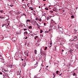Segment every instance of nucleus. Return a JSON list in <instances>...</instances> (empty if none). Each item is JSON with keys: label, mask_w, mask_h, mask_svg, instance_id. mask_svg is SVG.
Segmentation results:
<instances>
[{"label": "nucleus", "mask_w": 78, "mask_h": 78, "mask_svg": "<svg viewBox=\"0 0 78 78\" xmlns=\"http://www.w3.org/2000/svg\"><path fill=\"white\" fill-rule=\"evenodd\" d=\"M24 53L25 55H27V54H28V51H26L24 52Z\"/></svg>", "instance_id": "f257e3e1"}, {"label": "nucleus", "mask_w": 78, "mask_h": 78, "mask_svg": "<svg viewBox=\"0 0 78 78\" xmlns=\"http://www.w3.org/2000/svg\"><path fill=\"white\" fill-rule=\"evenodd\" d=\"M58 30H59V31H61L62 30V28H61V27H58Z\"/></svg>", "instance_id": "f03ea898"}, {"label": "nucleus", "mask_w": 78, "mask_h": 78, "mask_svg": "<svg viewBox=\"0 0 78 78\" xmlns=\"http://www.w3.org/2000/svg\"><path fill=\"white\" fill-rule=\"evenodd\" d=\"M8 67H9L10 68H12V65H9L8 66Z\"/></svg>", "instance_id": "7ed1b4c3"}, {"label": "nucleus", "mask_w": 78, "mask_h": 78, "mask_svg": "<svg viewBox=\"0 0 78 78\" xmlns=\"http://www.w3.org/2000/svg\"><path fill=\"white\" fill-rule=\"evenodd\" d=\"M0 12H1V13H4V11L3 10H1L0 11Z\"/></svg>", "instance_id": "20e7f679"}, {"label": "nucleus", "mask_w": 78, "mask_h": 78, "mask_svg": "<svg viewBox=\"0 0 78 78\" xmlns=\"http://www.w3.org/2000/svg\"><path fill=\"white\" fill-rule=\"evenodd\" d=\"M29 29H32V26H30L29 27Z\"/></svg>", "instance_id": "39448f33"}, {"label": "nucleus", "mask_w": 78, "mask_h": 78, "mask_svg": "<svg viewBox=\"0 0 78 78\" xmlns=\"http://www.w3.org/2000/svg\"><path fill=\"white\" fill-rule=\"evenodd\" d=\"M34 53L35 54H37V50H36V49H35L34 50Z\"/></svg>", "instance_id": "423d86ee"}, {"label": "nucleus", "mask_w": 78, "mask_h": 78, "mask_svg": "<svg viewBox=\"0 0 78 78\" xmlns=\"http://www.w3.org/2000/svg\"><path fill=\"white\" fill-rule=\"evenodd\" d=\"M0 19H5V17H3L2 16H0Z\"/></svg>", "instance_id": "0eeeda50"}, {"label": "nucleus", "mask_w": 78, "mask_h": 78, "mask_svg": "<svg viewBox=\"0 0 78 78\" xmlns=\"http://www.w3.org/2000/svg\"><path fill=\"white\" fill-rule=\"evenodd\" d=\"M29 20L28 19L26 20V23L27 24H28V22H29Z\"/></svg>", "instance_id": "6e6552de"}, {"label": "nucleus", "mask_w": 78, "mask_h": 78, "mask_svg": "<svg viewBox=\"0 0 78 78\" xmlns=\"http://www.w3.org/2000/svg\"><path fill=\"white\" fill-rule=\"evenodd\" d=\"M76 48L77 49L78 48V44H77L76 45Z\"/></svg>", "instance_id": "1a4fd4ad"}, {"label": "nucleus", "mask_w": 78, "mask_h": 78, "mask_svg": "<svg viewBox=\"0 0 78 78\" xmlns=\"http://www.w3.org/2000/svg\"><path fill=\"white\" fill-rule=\"evenodd\" d=\"M42 32H43V30H40V33H42Z\"/></svg>", "instance_id": "9d476101"}, {"label": "nucleus", "mask_w": 78, "mask_h": 78, "mask_svg": "<svg viewBox=\"0 0 78 78\" xmlns=\"http://www.w3.org/2000/svg\"><path fill=\"white\" fill-rule=\"evenodd\" d=\"M8 6H11V7H12V6H14L13 5H8Z\"/></svg>", "instance_id": "9b49d317"}, {"label": "nucleus", "mask_w": 78, "mask_h": 78, "mask_svg": "<svg viewBox=\"0 0 78 78\" xmlns=\"http://www.w3.org/2000/svg\"><path fill=\"white\" fill-rule=\"evenodd\" d=\"M49 12H50V13H53V11H50Z\"/></svg>", "instance_id": "f8f14e48"}, {"label": "nucleus", "mask_w": 78, "mask_h": 78, "mask_svg": "<svg viewBox=\"0 0 78 78\" xmlns=\"http://www.w3.org/2000/svg\"><path fill=\"white\" fill-rule=\"evenodd\" d=\"M52 29L51 28L49 30H48V31H52Z\"/></svg>", "instance_id": "ddd939ff"}, {"label": "nucleus", "mask_w": 78, "mask_h": 78, "mask_svg": "<svg viewBox=\"0 0 78 78\" xmlns=\"http://www.w3.org/2000/svg\"><path fill=\"white\" fill-rule=\"evenodd\" d=\"M72 51H73V50L72 49H71L69 50V52L70 53H71V52H72Z\"/></svg>", "instance_id": "4468645a"}, {"label": "nucleus", "mask_w": 78, "mask_h": 78, "mask_svg": "<svg viewBox=\"0 0 78 78\" xmlns=\"http://www.w3.org/2000/svg\"><path fill=\"white\" fill-rule=\"evenodd\" d=\"M48 32H49V31H46L44 32V33H48Z\"/></svg>", "instance_id": "2eb2a0df"}, {"label": "nucleus", "mask_w": 78, "mask_h": 78, "mask_svg": "<svg viewBox=\"0 0 78 78\" xmlns=\"http://www.w3.org/2000/svg\"><path fill=\"white\" fill-rule=\"evenodd\" d=\"M45 9L46 10H48V8L46 7L45 8Z\"/></svg>", "instance_id": "dca6fc26"}, {"label": "nucleus", "mask_w": 78, "mask_h": 78, "mask_svg": "<svg viewBox=\"0 0 78 78\" xmlns=\"http://www.w3.org/2000/svg\"><path fill=\"white\" fill-rule=\"evenodd\" d=\"M3 70L4 71V72H8V71L7 70H6L5 69H3Z\"/></svg>", "instance_id": "f3484780"}, {"label": "nucleus", "mask_w": 78, "mask_h": 78, "mask_svg": "<svg viewBox=\"0 0 78 78\" xmlns=\"http://www.w3.org/2000/svg\"><path fill=\"white\" fill-rule=\"evenodd\" d=\"M5 24H3L2 25V27H3L4 26H5Z\"/></svg>", "instance_id": "a211bd4d"}, {"label": "nucleus", "mask_w": 78, "mask_h": 78, "mask_svg": "<svg viewBox=\"0 0 78 78\" xmlns=\"http://www.w3.org/2000/svg\"><path fill=\"white\" fill-rule=\"evenodd\" d=\"M77 36H74V39H76V38H77Z\"/></svg>", "instance_id": "6ab92c4d"}, {"label": "nucleus", "mask_w": 78, "mask_h": 78, "mask_svg": "<svg viewBox=\"0 0 78 78\" xmlns=\"http://www.w3.org/2000/svg\"><path fill=\"white\" fill-rule=\"evenodd\" d=\"M37 27H38V28H39V29H40V27H41V26L38 25V26Z\"/></svg>", "instance_id": "aec40b11"}, {"label": "nucleus", "mask_w": 78, "mask_h": 78, "mask_svg": "<svg viewBox=\"0 0 78 78\" xmlns=\"http://www.w3.org/2000/svg\"><path fill=\"white\" fill-rule=\"evenodd\" d=\"M20 72H21V71H20V70L18 71V73H20Z\"/></svg>", "instance_id": "412c9836"}, {"label": "nucleus", "mask_w": 78, "mask_h": 78, "mask_svg": "<svg viewBox=\"0 0 78 78\" xmlns=\"http://www.w3.org/2000/svg\"><path fill=\"white\" fill-rule=\"evenodd\" d=\"M49 28H52V25H50Z\"/></svg>", "instance_id": "4be33fe9"}, {"label": "nucleus", "mask_w": 78, "mask_h": 78, "mask_svg": "<svg viewBox=\"0 0 78 78\" xmlns=\"http://www.w3.org/2000/svg\"><path fill=\"white\" fill-rule=\"evenodd\" d=\"M47 49V47H45L44 48L45 50H46Z\"/></svg>", "instance_id": "5701e85b"}, {"label": "nucleus", "mask_w": 78, "mask_h": 78, "mask_svg": "<svg viewBox=\"0 0 78 78\" xmlns=\"http://www.w3.org/2000/svg\"><path fill=\"white\" fill-rule=\"evenodd\" d=\"M76 75V73H74L73 74V76H75Z\"/></svg>", "instance_id": "b1692460"}, {"label": "nucleus", "mask_w": 78, "mask_h": 78, "mask_svg": "<svg viewBox=\"0 0 78 78\" xmlns=\"http://www.w3.org/2000/svg\"><path fill=\"white\" fill-rule=\"evenodd\" d=\"M71 18H74V16H71Z\"/></svg>", "instance_id": "393cba45"}, {"label": "nucleus", "mask_w": 78, "mask_h": 78, "mask_svg": "<svg viewBox=\"0 0 78 78\" xmlns=\"http://www.w3.org/2000/svg\"><path fill=\"white\" fill-rule=\"evenodd\" d=\"M38 20H39V21H40V22H41V21H42V20L41 19H40Z\"/></svg>", "instance_id": "a878e982"}, {"label": "nucleus", "mask_w": 78, "mask_h": 78, "mask_svg": "<svg viewBox=\"0 0 78 78\" xmlns=\"http://www.w3.org/2000/svg\"><path fill=\"white\" fill-rule=\"evenodd\" d=\"M44 26H46V23H44Z\"/></svg>", "instance_id": "bb28decb"}, {"label": "nucleus", "mask_w": 78, "mask_h": 78, "mask_svg": "<svg viewBox=\"0 0 78 78\" xmlns=\"http://www.w3.org/2000/svg\"><path fill=\"white\" fill-rule=\"evenodd\" d=\"M50 18H51V17L49 18H47V20H49V19H50Z\"/></svg>", "instance_id": "cd10ccee"}, {"label": "nucleus", "mask_w": 78, "mask_h": 78, "mask_svg": "<svg viewBox=\"0 0 78 78\" xmlns=\"http://www.w3.org/2000/svg\"><path fill=\"white\" fill-rule=\"evenodd\" d=\"M58 72H59V71H56V74H58Z\"/></svg>", "instance_id": "c85d7f7f"}, {"label": "nucleus", "mask_w": 78, "mask_h": 78, "mask_svg": "<svg viewBox=\"0 0 78 78\" xmlns=\"http://www.w3.org/2000/svg\"><path fill=\"white\" fill-rule=\"evenodd\" d=\"M53 75H54V76H56V74H55V73H53Z\"/></svg>", "instance_id": "c756f323"}, {"label": "nucleus", "mask_w": 78, "mask_h": 78, "mask_svg": "<svg viewBox=\"0 0 78 78\" xmlns=\"http://www.w3.org/2000/svg\"><path fill=\"white\" fill-rule=\"evenodd\" d=\"M36 24L37 25V27H38V26H39V24L38 23H36Z\"/></svg>", "instance_id": "7c9ffc66"}, {"label": "nucleus", "mask_w": 78, "mask_h": 78, "mask_svg": "<svg viewBox=\"0 0 78 78\" xmlns=\"http://www.w3.org/2000/svg\"><path fill=\"white\" fill-rule=\"evenodd\" d=\"M26 30H27V29L26 28L24 29V31H25Z\"/></svg>", "instance_id": "2f4dec72"}, {"label": "nucleus", "mask_w": 78, "mask_h": 78, "mask_svg": "<svg viewBox=\"0 0 78 78\" xmlns=\"http://www.w3.org/2000/svg\"><path fill=\"white\" fill-rule=\"evenodd\" d=\"M2 74H3V73L2 72H0V75H2Z\"/></svg>", "instance_id": "473e14b6"}, {"label": "nucleus", "mask_w": 78, "mask_h": 78, "mask_svg": "<svg viewBox=\"0 0 78 78\" xmlns=\"http://www.w3.org/2000/svg\"><path fill=\"white\" fill-rule=\"evenodd\" d=\"M25 33H26V34H28V32H25Z\"/></svg>", "instance_id": "72a5a7b5"}, {"label": "nucleus", "mask_w": 78, "mask_h": 78, "mask_svg": "<svg viewBox=\"0 0 78 78\" xmlns=\"http://www.w3.org/2000/svg\"><path fill=\"white\" fill-rule=\"evenodd\" d=\"M35 37L36 38H37V37H38V36H36Z\"/></svg>", "instance_id": "f704fd0d"}, {"label": "nucleus", "mask_w": 78, "mask_h": 78, "mask_svg": "<svg viewBox=\"0 0 78 78\" xmlns=\"http://www.w3.org/2000/svg\"><path fill=\"white\" fill-rule=\"evenodd\" d=\"M38 19L37 18H36V20H37Z\"/></svg>", "instance_id": "c9c22d12"}, {"label": "nucleus", "mask_w": 78, "mask_h": 78, "mask_svg": "<svg viewBox=\"0 0 78 78\" xmlns=\"http://www.w3.org/2000/svg\"><path fill=\"white\" fill-rule=\"evenodd\" d=\"M31 9L32 11H33V8H31Z\"/></svg>", "instance_id": "e433bc0d"}, {"label": "nucleus", "mask_w": 78, "mask_h": 78, "mask_svg": "<svg viewBox=\"0 0 78 78\" xmlns=\"http://www.w3.org/2000/svg\"><path fill=\"white\" fill-rule=\"evenodd\" d=\"M24 38H25V39H27V37H24Z\"/></svg>", "instance_id": "4c0bfd02"}, {"label": "nucleus", "mask_w": 78, "mask_h": 78, "mask_svg": "<svg viewBox=\"0 0 78 78\" xmlns=\"http://www.w3.org/2000/svg\"><path fill=\"white\" fill-rule=\"evenodd\" d=\"M50 45H52V42L50 43Z\"/></svg>", "instance_id": "58836bf2"}, {"label": "nucleus", "mask_w": 78, "mask_h": 78, "mask_svg": "<svg viewBox=\"0 0 78 78\" xmlns=\"http://www.w3.org/2000/svg\"><path fill=\"white\" fill-rule=\"evenodd\" d=\"M41 50V53H42V50Z\"/></svg>", "instance_id": "ea45409f"}, {"label": "nucleus", "mask_w": 78, "mask_h": 78, "mask_svg": "<svg viewBox=\"0 0 78 78\" xmlns=\"http://www.w3.org/2000/svg\"><path fill=\"white\" fill-rule=\"evenodd\" d=\"M64 51V50H63V49H62V52H63V51Z\"/></svg>", "instance_id": "a19ab883"}, {"label": "nucleus", "mask_w": 78, "mask_h": 78, "mask_svg": "<svg viewBox=\"0 0 78 78\" xmlns=\"http://www.w3.org/2000/svg\"><path fill=\"white\" fill-rule=\"evenodd\" d=\"M61 75H62V73H61V74H60L59 75V76H61Z\"/></svg>", "instance_id": "79ce46f5"}, {"label": "nucleus", "mask_w": 78, "mask_h": 78, "mask_svg": "<svg viewBox=\"0 0 78 78\" xmlns=\"http://www.w3.org/2000/svg\"><path fill=\"white\" fill-rule=\"evenodd\" d=\"M46 67L47 68V67H48V66H46Z\"/></svg>", "instance_id": "37998d69"}, {"label": "nucleus", "mask_w": 78, "mask_h": 78, "mask_svg": "<svg viewBox=\"0 0 78 78\" xmlns=\"http://www.w3.org/2000/svg\"><path fill=\"white\" fill-rule=\"evenodd\" d=\"M34 15L36 16V14H35V13H34Z\"/></svg>", "instance_id": "c03bdc74"}, {"label": "nucleus", "mask_w": 78, "mask_h": 78, "mask_svg": "<svg viewBox=\"0 0 78 78\" xmlns=\"http://www.w3.org/2000/svg\"><path fill=\"white\" fill-rule=\"evenodd\" d=\"M34 39L35 40H36V38L35 37H34Z\"/></svg>", "instance_id": "a18cd8bd"}, {"label": "nucleus", "mask_w": 78, "mask_h": 78, "mask_svg": "<svg viewBox=\"0 0 78 78\" xmlns=\"http://www.w3.org/2000/svg\"><path fill=\"white\" fill-rule=\"evenodd\" d=\"M51 20L52 22H53V20Z\"/></svg>", "instance_id": "49530a36"}, {"label": "nucleus", "mask_w": 78, "mask_h": 78, "mask_svg": "<svg viewBox=\"0 0 78 78\" xmlns=\"http://www.w3.org/2000/svg\"><path fill=\"white\" fill-rule=\"evenodd\" d=\"M53 23H55V21H53Z\"/></svg>", "instance_id": "de8ad7c7"}, {"label": "nucleus", "mask_w": 78, "mask_h": 78, "mask_svg": "<svg viewBox=\"0 0 78 78\" xmlns=\"http://www.w3.org/2000/svg\"><path fill=\"white\" fill-rule=\"evenodd\" d=\"M25 64V65H24V66L23 67H25V65H26V64Z\"/></svg>", "instance_id": "09e8293b"}, {"label": "nucleus", "mask_w": 78, "mask_h": 78, "mask_svg": "<svg viewBox=\"0 0 78 78\" xmlns=\"http://www.w3.org/2000/svg\"><path fill=\"white\" fill-rule=\"evenodd\" d=\"M21 60H22V61H23V59H21Z\"/></svg>", "instance_id": "8fccbe9b"}, {"label": "nucleus", "mask_w": 78, "mask_h": 78, "mask_svg": "<svg viewBox=\"0 0 78 78\" xmlns=\"http://www.w3.org/2000/svg\"><path fill=\"white\" fill-rule=\"evenodd\" d=\"M29 22H30V20H29Z\"/></svg>", "instance_id": "3c124183"}, {"label": "nucleus", "mask_w": 78, "mask_h": 78, "mask_svg": "<svg viewBox=\"0 0 78 78\" xmlns=\"http://www.w3.org/2000/svg\"><path fill=\"white\" fill-rule=\"evenodd\" d=\"M30 8H31H31H32V7H30L29 9H30Z\"/></svg>", "instance_id": "603ef678"}, {"label": "nucleus", "mask_w": 78, "mask_h": 78, "mask_svg": "<svg viewBox=\"0 0 78 78\" xmlns=\"http://www.w3.org/2000/svg\"><path fill=\"white\" fill-rule=\"evenodd\" d=\"M55 76H54V77H53V78H55Z\"/></svg>", "instance_id": "864d4df0"}, {"label": "nucleus", "mask_w": 78, "mask_h": 78, "mask_svg": "<svg viewBox=\"0 0 78 78\" xmlns=\"http://www.w3.org/2000/svg\"><path fill=\"white\" fill-rule=\"evenodd\" d=\"M34 12H36V11H35L34 10Z\"/></svg>", "instance_id": "5fc2aeb1"}, {"label": "nucleus", "mask_w": 78, "mask_h": 78, "mask_svg": "<svg viewBox=\"0 0 78 78\" xmlns=\"http://www.w3.org/2000/svg\"><path fill=\"white\" fill-rule=\"evenodd\" d=\"M53 11H55V9H53Z\"/></svg>", "instance_id": "6e6d98bb"}, {"label": "nucleus", "mask_w": 78, "mask_h": 78, "mask_svg": "<svg viewBox=\"0 0 78 78\" xmlns=\"http://www.w3.org/2000/svg\"><path fill=\"white\" fill-rule=\"evenodd\" d=\"M39 8H41V7H40V6H39Z\"/></svg>", "instance_id": "4d7b16f0"}, {"label": "nucleus", "mask_w": 78, "mask_h": 78, "mask_svg": "<svg viewBox=\"0 0 78 78\" xmlns=\"http://www.w3.org/2000/svg\"><path fill=\"white\" fill-rule=\"evenodd\" d=\"M16 34H19L17 33H16Z\"/></svg>", "instance_id": "13d9d810"}, {"label": "nucleus", "mask_w": 78, "mask_h": 78, "mask_svg": "<svg viewBox=\"0 0 78 78\" xmlns=\"http://www.w3.org/2000/svg\"><path fill=\"white\" fill-rule=\"evenodd\" d=\"M28 56V54H27V56Z\"/></svg>", "instance_id": "bf43d9fd"}, {"label": "nucleus", "mask_w": 78, "mask_h": 78, "mask_svg": "<svg viewBox=\"0 0 78 78\" xmlns=\"http://www.w3.org/2000/svg\"><path fill=\"white\" fill-rule=\"evenodd\" d=\"M55 50H56V47L55 48Z\"/></svg>", "instance_id": "052dcab7"}, {"label": "nucleus", "mask_w": 78, "mask_h": 78, "mask_svg": "<svg viewBox=\"0 0 78 78\" xmlns=\"http://www.w3.org/2000/svg\"><path fill=\"white\" fill-rule=\"evenodd\" d=\"M43 1H46V0H43Z\"/></svg>", "instance_id": "680f3d73"}, {"label": "nucleus", "mask_w": 78, "mask_h": 78, "mask_svg": "<svg viewBox=\"0 0 78 78\" xmlns=\"http://www.w3.org/2000/svg\"><path fill=\"white\" fill-rule=\"evenodd\" d=\"M35 23H37V22L36 21H35Z\"/></svg>", "instance_id": "e2e57ef3"}, {"label": "nucleus", "mask_w": 78, "mask_h": 78, "mask_svg": "<svg viewBox=\"0 0 78 78\" xmlns=\"http://www.w3.org/2000/svg\"><path fill=\"white\" fill-rule=\"evenodd\" d=\"M51 47V45L50 46V47Z\"/></svg>", "instance_id": "0e129e2a"}, {"label": "nucleus", "mask_w": 78, "mask_h": 78, "mask_svg": "<svg viewBox=\"0 0 78 78\" xmlns=\"http://www.w3.org/2000/svg\"><path fill=\"white\" fill-rule=\"evenodd\" d=\"M44 6H45V4H44Z\"/></svg>", "instance_id": "69168bd1"}, {"label": "nucleus", "mask_w": 78, "mask_h": 78, "mask_svg": "<svg viewBox=\"0 0 78 78\" xmlns=\"http://www.w3.org/2000/svg\"><path fill=\"white\" fill-rule=\"evenodd\" d=\"M8 25H9V23H8Z\"/></svg>", "instance_id": "338daca9"}, {"label": "nucleus", "mask_w": 78, "mask_h": 78, "mask_svg": "<svg viewBox=\"0 0 78 78\" xmlns=\"http://www.w3.org/2000/svg\"><path fill=\"white\" fill-rule=\"evenodd\" d=\"M45 69H47V68H45Z\"/></svg>", "instance_id": "774afa93"}]
</instances>
